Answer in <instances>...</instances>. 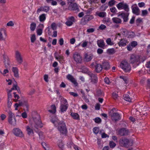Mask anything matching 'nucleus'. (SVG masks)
Masks as SVG:
<instances>
[{
  "label": "nucleus",
  "mask_w": 150,
  "mask_h": 150,
  "mask_svg": "<svg viewBox=\"0 0 150 150\" xmlns=\"http://www.w3.org/2000/svg\"><path fill=\"white\" fill-rule=\"evenodd\" d=\"M52 122L56 125L57 124L58 125V129L61 133L65 134L66 133L67 129L65 123L63 121H60L58 119L55 120H52Z\"/></svg>",
  "instance_id": "2"
},
{
  "label": "nucleus",
  "mask_w": 150,
  "mask_h": 150,
  "mask_svg": "<svg viewBox=\"0 0 150 150\" xmlns=\"http://www.w3.org/2000/svg\"><path fill=\"white\" fill-rule=\"evenodd\" d=\"M58 144L59 147L61 150H64V144L62 141H59Z\"/></svg>",
  "instance_id": "35"
},
{
  "label": "nucleus",
  "mask_w": 150,
  "mask_h": 150,
  "mask_svg": "<svg viewBox=\"0 0 150 150\" xmlns=\"http://www.w3.org/2000/svg\"><path fill=\"white\" fill-rule=\"evenodd\" d=\"M73 58L75 61L77 63H81L82 58L80 54L77 52L74 53L73 56Z\"/></svg>",
  "instance_id": "16"
},
{
  "label": "nucleus",
  "mask_w": 150,
  "mask_h": 150,
  "mask_svg": "<svg viewBox=\"0 0 150 150\" xmlns=\"http://www.w3.org/2000/svg\"><path fill=\"white\" fill-rule=\"evenodd\" d=\"M35 89H32L28 92V94L29 96H32L35 93Z\"/></svg>",
  "instance_id": "39"
},
{
  "label": "nucleus",
  "mask_w": 150,
  "mask_h": 150,
  "mask_svg": "<svg viewBox=\"0 0 150 150\" xmlns=\"http://www.w3.org/2000/svg\"><path fill=\"white\" fill-rule=\"evenodd\" d=\"M95 71L97 73L100 72L103 69V66L100 64H96L95 66Z\"/></svg>",
  "instance_id": "20"
},
{
  "label": "nucleus",
  "mask_w": 150,
  "mask_h": 150,
  "mask_svg": "<svg viewBox=\"0 0 150 150\" xmlns=\"http://www.w3.org/2000/svg\"><path fill=\"white\" fill-rule=\"evenodd\" d=\"M21 116L24 118H26L27 117V113L25 112H23L21 114Z\"/></svg>",
  "instance_id": "57"
},
{
  "label": "nucleus",
  "mask_w": 150,
  "mask_h": 150,
  "mask_svg": "<svg viewBox=\"0 0 150 150\" xmlns=\"http://www.w3.org/2000/svg\"><path fill=\"white\" fill-rule=\"evenodd\" d=\"M129 139L125 138L122 137L119 141V144L122 147L127 146L129 144Z\"/></svg>",
  "instance_id": "9"
},
{
  "label": "nucleus",
  "mask_w": 150,
  "mask_h": 150,
  "mask_svg": "<svg viewBox=\"0 0 150 150\" xmlns=\"http://www.w3.org/2000/svg\"><path fill=\"white\" fill-rule=\"evenodd\" d=\"M36 27V24L34 23H32L30 25V28L31 30L33 31L35 30Z\"/></svg>",
  "instance_id": "36"
},
{
  "label": "nucleus",
  "mask_w": 150,
  "mask_h": 150,
  "mask_svg": "<svg viewBox=\"0 0 150 150\" xmlns=\"http://www.w3.org/2000/svg\"><path fill=\"white\" fill-rule=\"evenodd\" d=\"M4 62L5 66L6 68L7 69L10 67V62L9 61V59L8 57L7 56H5L4 57Z\"/></svg>",
  "instance_id": "17"
},
{
  "label": "nucleus",
  "mask_w": 150,
  "mask_h": 150,
  "mask_svg": "<svg viewBox=\"0 0 150 150\" xmlns=\"http://www.w3.org/2000/svg\"><path fill=\"white\" fill-rule=\"evenodd\" d=\"M140 57L139 63L140 62H143L146 59V57L144 56H141Z\"/></svg>",
  "instance_id": "49"
},
{
  "label": "nucleus",
  "mask_w": 150,
  "mask_h": 150,
  "mask_svg": "<svg viewBox=\"0 0 150 150\" xmlns=\"http://www.w3.org/2000/svg\"><path fill=\"white\" fill-rule=\"evenodd\" d=\"M121 33L122 34L125 35H127L128 34V31L127 30L125 29H122Z\"/></svg>",
  "instance_id": "52"
},
{
  "label": "nucleus",
  "mask_w": 150,
  "mask_h": 150,
  "mask_svg": "<svg viewBox=\"0 0 150 150\" xmlns=\"http://www.w3.org/2000/svg\"><path fill=\"white\" fill-rule=\"evenodd\" d=\"M97 95L99 96H100L102 95V92L100 90H98L97 91Z\"/></svg>",
  "instance_id": "63"
},
{
  "label": "nucleus",
  "mask_w": 150,
  "mask_h": 150,
  "mask_svg": "<svg viewBox=\"0 0 150 150\" xmlns=\"http://www.w3.org/2000/svg\"><path fill=\"white\" fill-rule=\"evenodd\" d=\"M124 99L127 101L129 102H131L132 99L130 97L129 95L128 94H125L124 96Z\"/></svg>",
  "instance_id": "32"
},
{
  "label": "nucleus",
  "mask_w": 150,
  "mask_h": 150,
  "mask_svg": "<svg viewBox=\"0 0 150 150\" xmlns=\"http://www.w3.org/2000/svg\"><path fill=\"white\" fill-rule=\"evenodd\" d=\"M15 58L18 64H21L23 62V57L21 53L18 50L15 52Z\"/></svg>",
  "instance_id": "5"
},
{
  "label": "nucleus",
  "mask_w": 150,
  "mask_h": 150,
  "mask_svg": "<svg viewBox=\"0 0 150 150\" xmlns=\"http://www.w3.org/2000/svg\"><path fill=\"white\" fill-rule=\"evenodd\" d=\"M137 43L136 41H133L131 43V45L132 47H135L137 45Z\"/></svg>",
  "instance_id": "54"
},
{
  "label": "nucleus",
  "mask_w": 150,
  "mask_h": 150,
  "mask_svg": "<svg viewBox=\"0 0 150 150\" xmlns=\"http://www.w3.org/2000/svg\"><path fill=\"white\" fill-rule=\"evenodd\" d=\"M113 22L116 24L120 23H121V20L117 17L113 18L112 19Z\"/></svg>",
  "instance_id": "29"
},
{
  "label": "nucleus",
  "mask_w": 150,
  "mask_h": 150,
  "mask_svg": "<svg viewBox=\"0 0 150 150\" xmlns=\"http://www.w3.org/2000/svg\"><path fill=\"white\" fill-rule=\"evenodd\" d=\"M93 55L91 54H88L86 53L84 55V60L86 62L90 61L92 59Z\"/></svg>",
  "instance_id": "21"
},
{
  "label": "nucleus",
  "mask_w": 150,
  "mask_h": 150,
  "mask_svg": "<svg viewBox=\"0 0 150 150\" xmlns=\"http://www.w3.org/2000/svg\"><path fill=\"white\" fill-rule=\"evenodd\" d=\"M68 106V104L67 103V100L65 99H63L62 102L61 103L60 106V110L61 112H63L66 111Z\"/></svg>",
  "instance_id": "7"
},
{
  "label": "nucleus",
  "mask_w": 150,
  "mask_h": 150,
  "mask_svg": "<svg viewBox=\"0 0 150 150\" xmlns=\"http://www.w3.org/2000/svg\"><path fill=\"white\" fill-rule=\"evenodd\" d=\"M6 30L4 28L0 29V41H5L6 37Z\"/></svg>",
  "instance_id": "10"
},
{
  "label": "nucleus",
  "mask_w": 150,
  "mask_h": 150,
  "mask_svg": "<svg viewBox=\"0 0 150 150\" xmlns=\"http://www.w3.org/2000/svg\"><path fill=\"white\" fill-rule=\"evenodd\" d=\"M115 52L114 49L112 48L109 49L107 50V52L109 54H112L115 53Z\"/></svg>",
  "instance_id": "33"
},
{
  "label": "nucleus",
  "mask_w": 150,
  "mask_h": 150,
  "mask_svg": "<svg viewBox=\"0 0 150 150\" xmlns=\"http://www.w3.org/2000/svg\"><path fill=\"white\" fill-rule=\"evenodd\" d=\"M129 132V130L125 128H122L118 132V134L120 136H126L128 135Z\"/></svg>",
  "instance_id": "13"
},
{
  "label": "nucleus",
  "mask_w": 150,
  "mask_h": 150,
  "mask_svg": "<svg viewBox=\"0 0 150 150\" xmlns=\"http://www.w3.org/2000/svg\"><path fill=\"white\" fill-rule=\"evenodd\" d=\"M103 69H108L110 67V65L108 62H104L103 63L102 65Z\"/></svg>",
  "instance_id": "28"
},
{
  "label": "nucleus",
  "mask_w": 150,
  "mask_h": 150,
  "mask_svg": "<svg viewBox=\"0 0 150 150\" xmlns=\"http://www.w3.org/2000/svg\"><path fill=\"white\" fill-rule=\"evenodd\" d=\"M140 57V56L139 55H132L130 58L131 62L132 64L136 62L137 64H139Z\"/></svg>",
  "instance_id": "11"
},
{
  "label": "nucleus",
  "mask_w": 150,
  "mask_h": 150,
  "mask_svg": "<svg viewBox=\"0 0 150 150\" xmlns=\"http://www.w3.org/2000/svg\"><path fill=\"white\" fill-rule=\"evenodd\" d=\"M67 21L65 23V24L68 26H71L76 21V19L74 16L69 17L67 18Z\"/></svg>",
  "instance_id": "12"
},
{
  "label": "nucleus",
  "mask_w": 150,
  "mask_h": 150,
  "mask_svg": "<svg viewBox=\"0 0 150 150\" xmlns=\"http://www.w3.org/2000/svg\"><path fill=\"white\" fill-rule=\"evenodd\" d=\"M39 137L41 139H42L44 138V137L43 135V132H40L39 133Z\"/></svg>",
  "instance_id": "59"
},
{
  "label": "nucleus",
  "mask_w": 150,
  "mask_h": 150,
  "mask_svg": "<svg viewBox=\"0 0 150 150\" xmlns=\"http://www.w3.org/2000/svg\"><path fill=\"white\" fill-rule=\"evenodd\" d=\"M14 24V23L13 21H10L7 23L6 25L8 26H13Z\"/></svg>",
  "instance_id": "44"
},
{
  "label": "nucleus",
  "mask_w": 150,
  "mask_h": 150,
  "mask_svg": "<svg viewBox=\"0 0 150 150\" xmlns=\"http://www.w3.org/2000/svg\"><path fill=\"white\" fill-rule=\"evenodd\" d=\"M94 121L96 123L99 124L101 122V120L99 117H97L95 119Z\"/></svg>",
  "instance_id": "50"
},
{
  "label": "nucleus",
  "mask_w": 150,
  "mask_h": 150,
  "mask_svg": "<svg viewBox=\"0 0 150 150\" xmlns=\"http://www.w3.org/2000/svg\"><path fill=\"white\" fill-rule=\"evenodd\" d=\"M106 42L108 45H111L113 44V43L112 42L110 38H108L106 40Z\"/></svg>",
  "instance_id": "43"
},
{
  "label": "nucleus",
  "mask_w": 150,
  "mask_h": 150,
  "mask_svg": "<svg viewBox=\"0 0 150 150\" xmlns=\"http://www.w3.org/2000/svg\"><path fill=\"white\" fill-rule=\"evenodd\" d=\"M94 29L93 28L88 29L87 30V32L88 33H93L94 31Z\"/></svg>",
  "instance_id": "61"
},
{
  "label": "nucleus",
  "mask_w": 150,
  "mask_h": 150,
  "mask_svg": "<svg viewBox=\"0 0 150 150\" xmlns=\"http://www.w3.org/2000/svg\"><path fill=\"white\" fill-rule=\"evenodd\" d=\"M71 115L72 118L76 120H79V115L77 113L71 112Z\"/></svg>",
  "instance_id": "31"
},
{
  "label": "nucleus",
  "mask_w": 150,
  "mask_h": 150,
  "mask_svg": "<svg viewBox=\"0 0 150 150\" xmlns=\"http://www.w3.org/2000/svg\"><path fill=\"white\" fill-rule=\"evenodd\" d=\"M69 8L71 10L73 11H78L79 10L78 6L76 3H74L71 4V6L69 7Z\"/></svg>",
  "instance_id": "24"
},
{
  "label": "nucleus",
  "mask_w": 150,
  "mask_h": 150,
  "mask_svg": "<svg viewBox=\"0 0 150 150\" xmlns=\"http://www.w3.org/2000/svg\"><path fill=\"white\" fill-rule=\"evenodd\" d=\"M8 120L9 123L12 125L15 126L16 124V120L14 115L10 110L8 112Z\"/></svg>",
  "instance_id": "3"
},
{
  "label": "nucleus",
  "mask_w": 150,
  "mask_h": 150,
  "mask_svg": "<svg viewBox=\"0 0 150 150\" xmlns=\"http://www.w3.org/2000/svg\"><path fill=\"white\" fill-rule=\"evenodd\" d=\"M112 96L113 98L115 100L117 98L118 95L116 93L113 92L112 94Z\"/></svg>",
  "instance_id": "53"
},
{
  "label": "nucleus",
  "mask_w": 150,
  "mask_h": 150,
  "mask_svg": "<svg viewBox=\"0 0 150 150\" xmlns=\"http://www.w3.org/2000/svg\"><path fill=\"white\" fill-rule=\"evenodd\" d=\"M57 54V52H55L54 54V56L55 58L58 61H62L64 59L63 57L62 56H59L58 57H57L56 54Z\"/></svg>",
  "instance_id": "37"
},
{
  "label": "nucleus",
  "mask_w": 150,
  "mask_h": 150,
  "mask_svg": "<svg viewBox=\"0 0 150 150\" xmlns=\"http://www.w3.org/2000/svg\"><path fill=\"white\" fill-rule=\"evenodd\" d=\"M112 120L115 122L119 120L120 119V115L117 112H113L110 115Z\"/></svg>",
  "instance_id": "14"
},
{
  "label": "nucleus",
  "mask_w": 150,
  "mask_h": 150,
  "mask_svg": "<svg viewBox=\"0 0 150 150\" xmlns=\"http://www.w3.org/2000/svg\"><path fill=\"white\" fill-rule=\"evenodd\" d=\"M110 10L112 13H115L116 12V9L115 7H113L110 8Z\"/></svg>",
  "instance_id": "64"
},
{
  "label": "nucleus",
  "mask_w": 150,
  "mask_h": 150,
  "mask_svg": "<svg viewBox=\"0 0 150 150\" xmlns=\"http://www.w3.org/2000/svg\"><path fill=\"white\" fill-rule=\"evenodd\" d=\"M13 87L15 88V90H17L18 92H20V89L19 87L17 86V83L13 84Z\"/></svg>",
  "instance_id": "48"
},
{
  "label": "nucleus",
  "mask_w": 150,
  "mask_h": 150,
  "mask_svg": "<svg viewBox=\"0 0 150 150\" xmlns=\"http://www.w3.org/2000/svg\"><path fill=\"white\" fill-rule=\"evenodd\" d=\"M34 123L31 125L30 126H28L26 127V129L28 134L33 136L34 134L33 129H38V128H41L43 125L39 116L33 117Z\"/></svg>",
  "instance_id": "1"
},
{
  "label": "nucleus",
  "mask_w": 150,
  "mask_h": 150,
  "mask_svg": "<svg viewBox=\"0 0 150 150\" xmlns=\"http://www.w3.org/2000/svg\"><path fill=\"white\" fill-rule=\"evenodd\" d=\"M35 36V34L32 35L31 37V42L32 43L34 42L36 40Z\"/></svg>",
  "instance_id": "45"
},
{
  "label": "nucleus",
  "mask_w": 150,
  "mask_h": 150,
  "mask_svg": "<svg viewBox=\"0 0 150 150\" xmlns=\"http://www.w3.org/2000/svg\"><path fill=\"white\" fill-rule=\"evenodd\" d=\"M12 102V100H8L7 105L8 107L10 108H11Z\"/></svg>",
  "instance_id": "51"
},
{
  "label": "nucleus",
  "mask_w": 150,
  "mask_h": 150,
  "mask_svg": "<svg viewBox=\"0 0 150 150\" xmlns=\"http://www.w3.org/2000/svg\"><path fill=\"white\" fill-rule=\"evenodd\" d=\"M49 7L47 6H42L39 8L37 11V13H38L41 11H44L46 12H47L49 10Z\"/></svg>",
  "instance_id": "18"
},
{
  "label": "nucleus",
  "mask_w": 150,
  "mask_h": 150,
  "mask_svg": "<svg viewBox=\"0 0 150 150\" xmlns=\"http://www.w3.org/2000/svg\"><path fill=\"white\" fill-rule=\"evenodd\" d=\"M127 41L125 39H121L118 42V45L120 46H125L126 45Z\"/></svg>",
  "instance_id": "26"
},
{
  "label": "nucleus",
  "mask_w": 150,
  "mask_h": 150,
  "mask_svg": "<svg viewBox=\"0 0 150 150\" xmlns=\"http://www.w3.org/2000/svg\"><path fill=\"white\" fill-rule=\"evenodd\" d=\"M115 2L116 1L114 0H111L109 2L108 5L110 6H112L115 4Z\"/></svg>",
  "instance_id": "41"
},
{
  "label": "nucleus",
  "mask_w": 150,
  "mask_h": 150,
  "mask_svg": "<svg viewBox=\"0 0 150 150\" xmlns=\"http://www.w3.org/2000/svg\"><path fill=\"white\" fill-rule=\"evenodd\" d=\"M12 71L14 73V76L16 78L19 77V75L18 72V69L16 67H13L12 69Z\"/></svg>",
  "instance_id": "23"
},
{
  "label": "nucleus",
  "mask_w": 150,
  "mask_h": 150,
  "mask_svg": "<svg viewBox=\"0 0 150 150\" xmlns=\"http://www.w3.org/2000/svg\"><path fill=\"white\" fill-rule=\"evenodd\" d=\"M97 44L99 47L104 49L105 44L103 40H98L97 41Z\"/></svg>",
  "instance_id": "22"
},
{
  "label": "nucleus",
  "mask_w": 150,
  "mask_h": 150,
  "mask_svg": "<svg viewBox=\"0 0 150 150\" xmlns=\"http://www.w3.org/2000/svg\"><path fill=\"white\" fill-rule=\"evenodd\" d=\"M90 76L91 77L92 79V81L94 83H96L98 81V79L96 75L91 73L90 74Z\"/></svg>",
  "instance_id": "25"
},
{
  "label": "nucleus",
  "mask_w": 150,
  "mask_h": 150,
  "mask_svg": "<svg viewBox=\"0 0 150 150\" xmlns=\"http://www.w3.org/2000/svg\"><path fill=\"white\" fill-rule=\"evenodd\" d=\"M39 19L40 22H43L46 19V15L45 14H42L39 16Z\"/></svg>",
  "instance_id": "34"
},
{
  "label": "nucleus",
  "mask_w": 150,
  "mask_h": 150,
  "mask_svg": "<svg viewBox=\"0 0 150 150\" xmlns=\"http://www.w3.org/2000/svg\"><path fill=\"white\" fill-rule=\"evenodd\" d=\"M120 78L122 79L125 82V83H127L128 82V79L126 77L123 76H120Z\"/></svg>",
  "instance_id": "40"
},
{
  "label": "nucleus",
  "mask_w": 150,
  "mask_h": 150,
  "mask_svg": "<svg viewBox=\"0 0 150 150\" xmlns=\"http://www.w3.org/2000/svg\"><path fill=\"white\" fill-rule=\"evenodd\" d=\"M93 17L92 16L87 15L84 17V21L85 22H88L90 20L93 19Z\"/></svg>",
  "instance_id": "30"
},
{
  "label": "nucleus",
  "mask_w": 150,
  "mask_h": 150,
  "mask_svg": "<svg viewBox=\"0 0 150 150\" xmlns=\"http://www.w3.org/2000/svg\"><path fill=\"white\" fill-rule=\"evenodd\" d=\"M120 67L125 72H128L131 70V67L127 61L125 60L121 61Z\"/></svg>",
  "instance_id": "4"
},
{
  "label": "nucleus",
  "mask_w": 150,
  "mask_h": 150,
  "mask_svg": "<svg viewBox=\"0 0 150 150\" xmlns=\"http://www.w3.org/2000/svg\"><path fill=\"white\" fill-rule=\"evenodd\" d=\"M51 27L52 29L53 30H56L57 28L56 24L54 23H53L51 24Z\"/></svg>",
  "instance_id": "42"
},
{
  "label": "nucleus",
  "mask_w": 150,
  "mask_h": 150,
  "mask_svg": "<svg viewBox=\"0 0 150 150\" xmlns=\"http://www.w3.org/2000/svg\"><path fill=\"white\" fill-rule=\"evenodd\" d=\"M48 76L47 74H45L44 75V80L46 82H48Z\"/></svg>",
  "instance_id": "58"
},
{
  "label": "nucleus",
  "mask_w": 150,
  "mask_h": 150,
  "mask_svg": "<svg viewBox=\"0 0 150 150\" xmlns=\"http://www.w3.org/2000/svg\"><path fill=\"white\" fill-rule=\"evenodd\" d=\"M93 132L96 134L98 133L99 131V128L98 127H95L93 129Z\"/></svg>",
  "instance_id": "47"
},
{
  "label": "nucleus",
  "mask_w": 150,
  "mask_h": 150,
  "mask_svg": "<svg viewBox=\"0 0 150 150\" xmlns=\"http://www.w3.org/2000/svg\"><path fill=\"white\" fill-rule=\"evenodd\" d=\"M148 14V12L146 10H144L142 11V16H146Z\"/></svg>",
  "instance_id": "55"
},
{
  "label": "nucleus",
  "mask_w": 150,
  "mask_h": 150,
  "mask_svg": "<svg viewBox=\"0 0 150 150\" xmlns=\"http://www.w3.org/2000/svg\"><path fill=\"white\" fill-rule=\"evenodd\" d=\"M106 15V13L105 12H100L98 14V16L100 17H104Z\"/></svg>",
  "instance_id": "46"
},
{
  "label": "nucleus",
  "mask_w": 150,
  "mask_h": 150,
  "mask_svg": "<svg viewBox=\"0 0 150 150\" xmlns=\"http://www.w3.org/2000/svg\"><path fill=\"white\" fill-rule=\"evenodd\" d=\"M13 133L16 136L21 138L23 137L24 134L21 130L18 128H15L12 130Z\"/></svg>",
  "instance_id": "6"
},
{
  "label": "nucleus",
  "mask_w": 150,
  "mask_h": 150,
  "mask_svg": "<svg viewBox=\"0 0 150 150\" xmlns=\"http://www.w3.org/2000/svg\"><path fill=\"white\" fill-rule=\"evenodd\" d=\"M116 145V144L115 143L113 142V141H111L109 143V146L110 148H113Z\"/></svg>",
  "instance_id": "38"
},
{
  "label": "nucleus",
  "mask_w": 150,
  "mask_h": 150,
  "mask_svg": "<svg viewBox=\"0 0 150 150\" xmlns=\"http://www.w3.org/2000/svg\"><path fill=\"white\" fill-rule=\"evenodd\" d=\"M129 13H122L121 14H119L118 16H121L122 18H123L124 22H126L128 21V16H129Z\"/></svg>",
  "instance_id": "19"
},
{
  "label": "nucleus",
  "mask_w": 150,
  "mask_h": 150,
  "mask_svg": "<svg viewBox=\"0 0 150 150\" xmlns=\"http://www.w3.org/2000/svg\"><path fill=\"white\" fill-rule=\"evenodd\" d=\"M67 78L69 80L73 83L75 86H76L78 85V83L77 82L76 80L71 75L68 74L67 76Z\"/></svg>",
  "instance_id": "15"
},
{
  "label": "nucleus",
  "mask_w": 150,
  "mask_h": 150,
  "mask_svg": "<svg viewBox=\"0 0 150 150\" xmlns=\"http://www.w3.org/2000/svg\"><path fill=\"white\" fill-rule=\"evenodd\" d=\"M104 82L108 84H109L110 83V81L108 78L106 77L105 78Z\"/></svg>",
  "instance_id": "60"
},
{
  "label": "nucleus",
  "mask_w": 150,
  "mask_h": 150,
  "mask_svg": "<svg viewBox=\"0 0 150 150\" xmlns=\"http://www.w3.org/2000/svg\"><path fill=\"white\" fill-rule=\"evenodd\" d=\"M133 13L136 15H139V14L140 10L139 8L137 7H134L132 9Z\"/></svg>",
  "instance_id": "27"
},
{
  "label": "nucleus",
  "mask_w": 150,
  "mask_h": 150,
  "mask_svg": "<svg viewBox=\"0 0 150 150\" xmlns=\"http://www.w3.org/2000/svg\"><path fill=\"white\" fill-rule=\"evenodd\" d=\"M97 52L99 54H101L103 52V50L101 49L98 48L97 50Z\"/></svg>",
  "instance_id": "62"
},
{
  "label": "nucleus",
  "mask_w": 150,
  "mask_h": 150,
  "mask_svg": "<svg viewBox=\"0 0 150 150\" xmlns=\"http://www.w3.org/2000/svg\"><path fill=\"white\" fill-rule=\"evenodd\" d=\"M117 6L119 9H123L127 12H128L129 10L128 5L127 4L125 3L124 2L120 3L118 4Z\"/></svg>",
  "instance_id": "8"
},
{
  "label": "nucleus",
  "mask_w": 150,
  "mask_h": 150,
  "mask_svg": "<svg viewBox=\"0 0 150 150\" xmlns=\"http://www.w3.org/2000/svg\"><path fill=\"white\" fill-rule=\"evenodd\" d=\"M59 44L60 45L62 46L64 44V40L62 38H61L59 40Z\"/></svg>",
  "instance_id": "56"
}]
</instances>
